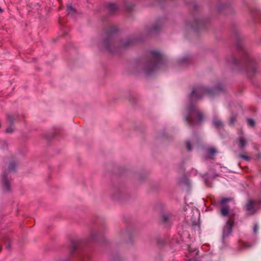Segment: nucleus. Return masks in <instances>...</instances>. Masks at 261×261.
Here are the masks:
<instances>
[{"mask_svg":"<svg viewBox=\"0 0 261 261\" xmlns=\"http://www.w3.org/2000/svg\"><path fill=\"white\" fill-rule=\"evenodd\" d=\"M2 182L4 190L9 191L10 189V183L8 179L7 173L6 172H5L2 176Z\"/></svg>","mask_w":261,"mask_h":261,"instance_id":"423d86ee","label":"nucleus"},{"mask_svg":"<svg viewBox=\"0 0 261 261\" xmlns=\"http://www.w3.org/2000/svg\"><path fill=\"white\" fill-rule=\"evenodd\" d=\"M16 165L14 163H11L9 165V169L10 171H14L15 169Z\"/></svg>","mask_w":261,"mask_h":261,"instance_id":"2eb2a0df","label":"nucleus"},{"mask_svg":"<svg viewBox=\"0 0 261 261\" xmlns=\"http://www.w3.org/2000/svg\"><path fill=\"white\" fill-rule=\"evenodd\" d=\"M229 200V199H228V198H223V199H222L221 200V202L222 203H225V202H226L228 201Z\"/></svg>","mask_w":261,"mask_h":261,"instance_id":"5701e85b","label":"nucleus"},{"mask_svg":"<svg viewBox=\"0 0 261 261\" xmlns=\"http://www.w3.org/2000/svg\"><path fill=\"white\" fill-rule=\"evenodd\" d=\"M152 54L155 60V65H157L162 58V55L158 52L153 51Z\"/></svg>","mask_w":261,"mask_h":261,"instance_id":"0eeeda50","label":"nucleus"},{"mask_svg":"<svg viewBox=\"0 0 261 261\" xmlns=\"http://www.w3.org/2000/svg\"><path fill=\"white\" fill-rule=\"evenodd\" d=\"M212 92L211 89H209L204 87L200 86L197 87L193 90L191 99L192 100H197L201 98L203 94H208Z\"/></svg>","mask_w":261,"mask_h":261,"instance_id":"f03ea898","label":"nucleus"},{"mask_svg":"<svg viewBox=\"0 0 261 261\" xmlns=\"http://www.w3.org/2000/svg\"><path fill=\"white\" fill-rule=\"evenodd\" d=\"M188 250H189V252H190L191 253H195V254H196L198 252L197 249H196V248L192 249L190 247H188Z\"/></svg>","mask_w":261,"mask_h":261,"instance_id":"a211bd4d","label":"nucleus"},{"mask_svg":"<svg viewBox=\"0 0 261 261\" xmlns=\"http://www.w3.org/2000/svg\"><path fill=\"white\" fill-rule=\"evenodd\" d=\"M229 206H225L224 207L222 208V209L221 210V214L224 216L227 215V214H228V212H229Z\"/></svg>","mask_w":261,"mask_h":261,"instance_id":"9b49d317","label":"nucleus"},{"mask_svg":"<svg viewBox=\"0 0 261 261\" xmlns=\"http://www.w3.org/2000/svg\"><path fill=\"white\" fill-rule=\"evenodd\" d=\"M3 12V10L2 9H1V8L0 7V12Z\"/></svg>","mask_w":261,"mask_h":261,"instance_id":"393cba45","label":"nucleus"},{"mask_svg":"<svg viewBox=\"0 0 261 261\" xmlns=\"http://www.w3.org/2000/svg\"><path fill=\"white\" fill-rule=\"evenodd\" d=\"M258 230V226L257 224H255L253 227V231L254 233H256Z\"/></svg>","mask_w":261,"mask_h":261,"instance_id":"412c9836","label":"nucleus"},{"mask_svg":"<svg viewBox=\"0 0 261 261\" xmlns=\"http://www.w3.org/2000/svg\"><path fill=\"white\" fill-rule=\"evenodd\" d=\"M188 111L189 115L186 117V120L190 125H195L202 122L203 117L202 113L199 111H196L194 107H189Z\"/></svg>","mask_w":261,"mask_h":261,"instance_id":"f257e3e1","label":"nucleus"},{"mask_svg":"<svg viewBox=\"0 0 261 261\" xmlns=\"http://www.w3.org/2000/svg\"><path fill=\"white\" fill-rule=\"evenodd\" d=\"M213 125L216 127H220L222 126V123L219 120L214 119L213 121Z\"/></svg>","mask_w":261,"mask_h":261,"instance_id":"f8f14e48","label":"nucleus"},{"mask_svg":"<svg viewBox=\"0 0 261 261\" xmlns=\"http://www.w3.org/2000/svg\"><path fill=\"white\" fill-rule=\"evenodd\" d=\"M235 121H236L235 118L234 117H232L231 118V119H230V124H233L234 123Z\"/></svg>","mask_w":261,"mask_h":261,"instance_id":"4be33fe9","label":"nucleus"},{"mask_svg":"<svg viewBox=\"0 0 261 261\" xmlns=\"http://www.w3.org/2000/svg\"><path fill=\"white\" fill-rule=\"evenodd\" d=\"M14 120V118L13 116L11 115H8L7 121V124H13Z\"/></svg>","mask_w":261,"mask_h":261,"instance_id":"ddd939ff","label":"nucleus"},{"mask_svg":"<svg viewBox=\"0 0 261 261\" xmlns=\"http://www.w3.org/2000/svg\"><path fill=\"white\" fill-rule=\"evenodd\" d=\"M171 218V215L169 214H164L162 216V219L163 221L165 223H168L170 221Z\"/></svg>","mask_w":261,"mask_h":261,"instance_id":"9d476101","label":"nucleus"},{"mask_svg":"<svg viewBox=\"0 0 261 261\" xmlns=\"http://www.w3.org/2000/svg\"><path fill=\"white\" fill-rule=\"evenodd\" d=\"M67 13L68 15L73 16L75 13V10L71 6H68L67 9Z\"/></svg>","mask_w":261,"mask_h":261,"instance_id":"1a4fd4ad","label":"nucleus"},{"mask_svg":"<svg viewBox=\"0 0 261 261\" xmlns=\"http://www.w3.org/2000/svg\"><path fill=\"white\" fill-rule=\"evenodd\" d=\"M247 123L249 126H253L255 124V122L253 119H249L247 120Z\"/></svg>","mask_w":261,"mask_h":261,"instance_id":"dca6fc26","label":"nucleus"},{"mask_svg":"<svg viewBox=\"0 0 261 261\" xmlns=\"http://www.w3.org/2000/svg\"><path fill=\"white\" fill-rule=\"evenodd\" d=\"M186 145L188 150L190 151L191 150L190 143L189 141L186 142Z\"/></svg>","mask_w":261,"mask_h":261,"instance_id":"aec40b11","label":"nucleus"},{"mask_svg":"<svg viewBox=\"0 0 261 261\" xmlns=\"http://www.w3.org/2000/svg\"><path fill=\"white\" fill-rule=\"evenodd\" d=\"M259 208L257 201H249L246 205V210L250 214H253Z\"/></svg>","mask_w":261,"mask_h":261,"instance_id":"20e7f679","label":"nucleus"},{"mask_svg":"<svg viewBox=\"0 0 261 261\" xmlns=\"http://www.w3.org/2000/svg\"><path fill=\"white\" fill-rule=\"evenodd\" d=\"M15 129V126L14 124H8V126L5 129V132L7 133H12Z\"/></svg>","mask_w":261,"mask_h":261,"instance_id":"6e6552de","label":"nucleus"},{"mask_svg":"<svg viewBox=\"0 0 261 261\" xmlns=\"http://www.w3.org/2000/svg\"><path fill=\"white\" fill-rule=\"evenodd\" d=\"M116 8H117V7L115 4H110L109 9H110V11H111L112 12L115 10L116 9Z\"/></svg>","mask_w":261,"mask_h":261,"instance_id":"f3484780","label":"nucleus"},{"mask_svg":"<svg viewBox=\"0 0 261 261\" xmlns=\"http://www.w3.org/2000/svg\"><path fill=\"white\" fill-rule=\"evenodd\" d=\"M233 226V221L231 220H229L227 221L225 226L223 228V238L228 237L231 232L232 227Z\"/></svg>","mask_w":261,"mask_h":261,"instance_id":"7ed1b4c3","label":"nucleus"},{"mask_svg":"<svg viewBox=\"0 0 261 261\" xmlns=\"http://www.w3.org/2000/svg\"><path fill=\"white\" fill-rule=\"evenodd\" d=\"M240 157L247 161H249L250 159L249 157L246 155L240 154Z\"/></svg>","mask_w":261,"mask_h":261,"instance_id":"6ab92c4d","label":"nucleus"},{"mask_svg":"<svg viewBox=\"0 0 261 261\" xmlns=\"http://www.w3.org/2000/svg\"><path fill=\"white\" fill-rule=\"evenodd\" d=\"M220 86H218L216 88L215 90H218V89L221 90V88H220Z\"/></svg>","mask_w":261,"mask_h":261,"instance_id":"b1692460","label":"nucleus"},{"mask_svg":"<svg viewBox=\"0 0 261 261\" xmlns=\"http://www.w3.org/2000/svg\"><path fill=\"white\" fill-rule=\"evenodd\" d=\"M208 153L211 155H213L217 153L216 149L214 147H211L207 150Z\"/></svg>","mask_w":261,"mask_h":261,"instance_id":"4468645a","label":"nucleus"},{"mask_svg":"<svg viewBox=\"0 0 261 261\" xmlns=\"http://www.w3.org/2000/svg\"><path fill=\"white\" fill-rule=\"evenodd\" d=\"M236 143L240 149L243 150L246 147L247 140L243 135H240L236 139Z\"/></svg>","mask_w":261,"mask_h":261,"instance_id":"39448f33","label":"nucleus"}]
</instances>
